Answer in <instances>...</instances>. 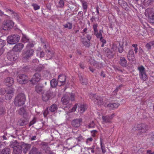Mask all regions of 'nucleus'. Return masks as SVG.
I'll list each match as a JSON object with an SVG mask.
<instances>
[{
  "label": "nucleus",
  "mask_w": 154,
  "mask_h": 154,
  "mask_svg": "<svg viewBox=\"0 0 154 154\" xmlns=\"http://www.w3.org/2000/svg\"><path fill=\"white\" fill-rule=\"evenodd\" d=\"M51 86L53 88L55 87L57 85H60L59 82H57L55 79H52L50 82Z\"/></svg>",
  "instance_id": "36"
},
{
  "label": "nucleus",
  "mask_w": 154,
  "mask_h": 154,
  "mask_svg": "<svg viewBox=\"0 0 154 154\" xmlns=\"http://www.w3.org/2000/svg\"><path fill=\"white\" fill-rule=\"evenodd\" d=\"M127 57L128 60H129L134 59V54L133 50L131 49L129 51L127 55Z\"/></svg>",
  "instance_id": "27"
},
{
  "label": "nucleus",
  "mask_w": 154,
  "mask_h": 154,
  "mask_svg": "<svg viewBox=\"0 0 154 154\" xmlns=\"http://www.w3.org/2000/svg\"><path fill=\"white\" fill-rule=\"evenodd\" d=\"M137 135L140 136L146 133L148 129V126L143 123L138 124L137 125Z\"/></svg>",
  "instance_id": "5"
},
{
  "label": "nucleus",
  "mask_w": 154,
  "mask_h": 154,
  "mask_svg": "<svg viewBox=\"0 0 154 154\" xmlns=\"http://www.w3.org/2000/svg\"><path fill=\"white\" fill-rule=\"evenodd\" d=\"M100 145L102 152H103V153H104L106 152V150L105 149V146H104L103 145L102 143V142H100Z\"/></svg>",
  "instance_id": "53"
},
{
  "label": "nucleus",
  "mask_w": 154,
  "mask_h": 154,
  "mask_svg": "<svg viewBox=\"0 0 154 154\" xmlns=\"http://www.w3.org/2000/svg\"><path fill=\"white\" fill-rule=\"evenodd\" d=\"M13 95V94H10L6 93L5 95V98L7 100H9L12 98Z\"/></svg>",
  "instance_id": "51"
},
{
  "label": "nucleus",
  "mask_w": 154,
  "mask_h": 154,
  "mask_svg": "<svg viewBox=\"0 0 154 154\" xmlns=\"http://www.w3.org/2000/svg\"><path fill=\"white\" fill-rule=\"evenodd\" d=\"M82 3L83 9L85 11V12H86L88 8L87 3L86 2L84 1H82Z\"/></svg>",
  "instance_id": "42"
},
{
  "label": "nucleus",
  "mask_w": 154,
  "mask_h": 154,
  "mask_svg": "<svg viewBox=\"0 0 154 154\" xmlns=\"http://www.w3.org/2000/svg\"><path fill=\"white\" fill-rule=\"evenodd\" d=\"M3 24L4 27L5 28L4 29L6 30L12 28L14 26V23L11 20H7L4 21Z\"/></svg>",
  "instance_id": "11"
},
{
  "label": "nucleus",
  "mask_w": 154,
  "mask_h": 154,
  "mask_svg": "<svg viewBox=\"0 0 154 154\" xmlns=\"http://www.w3.org/2000/svg\"><path fill=\"white\" fill-rule=\"evenodd\" d=\"M139 73V75L140 78L143 81H145L147 79V76L146 73L145 69L143 66H141L138 67Z\"/></svg>",
  "instance_id": "8"
},
{
  "label": "nucleus",
  "mask_w": 154,
  "mask_h": 154,
  "mask_svg": "<svg viewBox=\"0 0 154 154\" xmlns=\"http://www.w3.org/2000/svg\"><path fill=\"white\" fill-rule=\"evenodd\" d=\"M81 42L84 46L87 47H89L90 45V41H86L85 37L82 38H81Z\"/></svg>",
  "instance_id": "25"
},
{
  "label": "nucleus",
  "mask_w": 154,
  "mask_h": 154,
  "mask_svg": "<svg viewBox=\"0 0 154 154\" xmlns=\"http://www.w3.org/2000/svg\"><path fill=\"white\" fill-rule=\"evenodd\" d=\"M114 116V114H112L110 116H102V119L103 120V123H111V120Z\"/></svg>",
  "instance_id": "17"
},
{
  "label": "nucleus",
  "mask_w": 154,
  "mask_h": 154,
  "mask_svg": "<svg viewBox=\"0 0 154 154\" xmlns=\"http://www.w3.org/2000/svg\"><path fill=\"white\" fill-rule=\"evenodd\" d=\"M26 100L25 95L23 93H20L15 98L14 103L16 106H21L24 104Z\"/></svg>",
  "instance_id": "4"
},
{
  "label": "nucleus",
  "mask_w": 154,
  "mask_h": 154,
  "mask_svg": "<svg viewBox=\"0 0 154 154\" xmlns=\"http://www.w3.org/2000/svg\"><path fill=\"white\" fill-rule=\"evenodd\" d=\"M21 145L18 142L17 140H14L10 142V146L11 147L13 148L14 149L15 147L17 146L18 145Z\"/></svg>",
  "instance_id": "31"
},
{
  "label": "nucleus",
  "mask_w": 154,
  "mask_h": 154,
  "mask_svg": "<svg viewBox=\"0 0 154 154\" xmlns=\"http://www.w3.org/2000/svg\"><path fill=\"white\" fill-rule=\"evenodd\" d=\"M41 78L40 74L38 73H35L33 76L30 80L33 84H35L38 82Z\"/></svg>",
  "instance_id": "14"
},
{
  "label": "nucleus",
  "mask_w": 154,
  "mask_h": 154,
  "mask_svg": "<svg viewBox=\"0 0 154 154\" xmlns=\"http://www.w3.org/2000/svg\"><path fill=\"white\" fill-rule=\"evenodd\" d=\"M43 87L38 85L35 86V91L38 93H42L43 91Z\"/></svg>",
  "instance_id": "33"
},
{
  "label": "nucleus",
  "mask_w": 154,
  "mask_h": 154,
  "mask_svg": "<svg viewBox=\"0 0 154 154\" xmlns=\"http://www.w3.org/2000/svg\"><path fill=\"white\" fill-rule=\"evenodd\" d=\"M28 123V122L26 120L20 119L18 122V125L20 126H23L26 125Z\"/></svg>",
  "instance_id": "30"
},
{
  "label": "nucleus",
  "mask_w": 154,
  "mask_h": 154,
  "mask_svg": "<svg viewBox=\"0 0 154 154\" xmlns=\"http://www.w3.org/2000/svg\"><path fill=\"white\" fill-rule=\"evenodd\" d=\"M119 105V104L117 103H110L108 104L106 103V106L105 107L109 109L113 110L117 108Z\"/></svg>",
  "instance_id": "19"
},
{
  "label": "nucleus",
  "mask_w": 154,
  "mask_h": 154,
  "mask_svg": "<svg viewBox=\"0 0 154 154\" xmlns=\"http://www.w3.org/2000/svg\"><path fill=\"white\" fill-rule=\"evenodd\" d=\"M34 46V44L32 43H29L27 45L25 49L23 50V60H27L33 55L34 50L32 48Z\"/></svg>",
  "instance_id": "1"
},
{
  "label": "nucleus",
  "mask_w": 154,
  "mask_h": 154,
  "mask_svg": "<svg viewBox=\"0 0 154 154\" xmlns=\"http://www.w3.org/2000/svg\"><path fill=\"white\" fill-rule=\"evenodd\" d=\"M79 79L82 85H86L87 84V79L86 78H83L81 75H79Z\"/></svg>",
  "instance_id": "34"
},
{
  "label": "nucleus",
  "mask_w": 154,
  "mask_h": 154,
  "mask_svg": "<svg viewBox=\"0 0 154 154\" xmlns=\"http://www.w3.org/2000/svg\"><path fill=\"white\" fill-rule=\"evenodd\" d=\"M42 148L44 149L48 147V143L45 142H43L42 143Z\"/></svg>",
  "instance_id": "54"
},
{
  "label": "nucleus",
  "mask_w": 154,
  "mask_h": 154,
  "mask_svg": "<svg viewBox=\"0 0 154 154\" xmlns=\"http://www.w3.org/2000/svg\"><path fill=\"white\" fill-rule=\"evenodd\" d=\"M153 45H154V41L150 42L147 43L146 47L148 50H149L151 49V47Z\"/></svg>",
  "instance_id": "39"
},
{
  "label": "nucleus",
  "mask_w": 154,
  "mask_h": 154,
  "mask_svg": "<svg viewBox=\"0 0 154 154\" xmlns=\"http://www.w3.org/2000/svg\"><path fill=\"white\" fill-rule=\"evenodd\" d=\"M97 131L96 130H94L92 131H91L92 136L93 137H95L96 135V134L97 132Z\"/></svg>",
  "instance_id": "57"
},
{
  "label": "nucleus",
  "mask_w": 154,
  "mask_h": 154,
  "mask_svg": "<svg viewBox=\"0 0 154 154\" xmlns=\"http://www.w3.org/2000/svg\"><path fill=\"white\" fill-rule=\"evenodd\" d=\"M22 151V148L21 145H18V146L15 147L13 149V152L15 154H21Z\"/></svg>",
  "instance_id": "24"
},
{
  "label": "nucleus",
  "mask_w": 154,
  "mask_h": 154,
  "mask_svg": "<svg viewBox=\"0 0 154 154\" xmlns=\"http://www.w3.org/2000/svg\"><path fill=\"white\" fill-rule=\"evenodd\" d=\"M17 112L19 115L23 116H24L26 113L25 109L23 107L20 108Z\"/></svg>",
  "instance_id": "35"
},
{
  "label": "nucleus",
  "mask_w": 154,
  "mask_h": 154,
  "mask_svg": "<svg viewBox=\"0 0 154 154\" xmlns=\"http://www.w3.org/2000/svg\"><path fill=\"white\" fill-rule=\"evenodd\" d=\"M36 122V119L35 118H34L33 120L31 121L29 124V126H31L34 124Z\"/></svg>",
  "instance_id": "59"
},
{
  "label": "nucleus",
  "mask_w": 154,
  "mask_h": 154,
  "mask_svg": "<svg viewBox=\"0 0 154 154\" xmlns=\"http://www.w3.org/2000/svg\"><path fill=\"white\" fill-rule=\"evenodd\" d=\"M56 94L54 92H53L49 91L43 94L42 96V100L45 102L48 101V100L54 98L56 96Z\"/></svg>",
  "instance_id": "7"
},
{
  "label": "nucleus",
  "mask_w": 154,
  "mask_h": 154,
  "mask_svg": "<svg viewBox=\"0 0 154 154\" xmlns=\"http://www.w3.org/2000/svg\"><path fill=\"white\" fill-rule=\"evenodd\" d=\"M148 15L149 20L150 22L154 23V10L152 8H148L146 11Z\"/></svg>",
  "instance_id": "10"
},
{
  "label": "nucleus",
  "mask_w": 154,
  "mask_h": 154,
  "mask_svg": "<svg viewBox=\"0 0 154 154\" xmlns=\"http://www.w3.org/2000/svg\"><path fill=\"white\" fill-rule=\"evenodd\" d=\"M5 93V89H0V93L1 94H4Z\"/></svg>",
  "instance_id": "64"
},
{
  "label": "nucleus",
  "mask_w": 154,
  "mask_h": 154,
  "mask_svg": "<svg viewBox=\"0 0 154 154\" xmlns=\"http://www.w3.org/2000/svg\"><path fill=\"white\" fill-rule=\"evenodd\" d=\"M20 39V37L17 34H14L8 36L7 41L10 44H14L17 42Z\"/></svg>",
  "instance_id": "6"
},
{
  "label": "nucleus",
  "mask_w": 154,
  "mask_h": 154,
  "mask_svg": "<svg viewBox=\"0 0 154 154\" xmlns=\"http://www.w3.org/2000/svg\"><path fill=\"white\" fill-rule=\"evenodd\" d=\"M82 121V119L81 118L76 119L72 121V125L75 127H78L80 126V123Z\"/></svg>",
  "instance_id": "18"
},
{
  "label": "nucleus",
  "mask_w": 154,
  "mask_h": 154,
  "mask_svg": "<svg viewBox=\"0 0 154 154\" xmlns=\"http://www.w3.org/2000/svg\"><path fill=\"white\" fill-rule=\"evenodd\" d=\"M77 106V105H76V104L71 109L70 112H74L75 111L76 109Z\"/></svg>",
  "instance_id": "60"
},
{
  "label": "nucleus",
  "mask_w": 154,
  "mask_h": 154,
  "mask_svg": "<svg viewBox=\"0 0 154 154\" xmlns=\"http://www.w3.org/2000/svg\"><path fill=\"white\" fill-rule=\"evenodd\" d=\"M5 113V109L4 107L3 106L0 104V116L4 115Z\"/></svg>",
  "instance_id": "37"
},
{
  "label": "nucleus",
  "mask_w": 154,
  "mask_h": 154,
  "mask_svg": "<svg viewBox=\"0 0 154 154\" xmlns=\"http://www.w3.org/2000/svg\"><path fill=\"white\" fill-rule=\"evenodd\" d=\"M104 54L109 58H112L113 57L114 54L107 48H105L103 50Z\"/></svg>",
  "instance_id": "12"
},
{
  "label": "nucleus",
  "mask_w": 154,
  "mask_h": 154,
  "mask_svg": "<svg viewBox=\"0 0 154 154\" xmlns=\"http://www.w3.org/2000/svg\"><path fill=\"white\" fill-rule=\"evenodd\" d=\"M44 67L43 65L39 64L35 68V70L36 71L40 72L43 69Z\"/></svg>",
  "instance_id": "43"
},
{
  "label": "nucleus",
  "mask_w": 154,
  "mask_h": 154,
  "mask_svg": "<svg viewBox=\"0 0 154 154\" xmlns=\"http://www.w3.org/2000/svg\"><path fill=\"white\" fill-rule=\"evenodd\" d=\"M6 12L8 13L9 14L14 15L16 14V13L12 10L9 9H5Z\"/></svg>",
  "instance_id": "46"
},
{
  "label": "nucleus",
  "mask_w": 154,
  "mask_h": 154,
  "mask_svg": "<svg viewBox=\"0 0 154 154\" xmlns=\"http://www.w3.org/2000/svg\"><path fill=\"white\" fill-rule=\"evenodd\" d=\"M76 140L78 142L76 144V145H78L79 143L82 141L84 140V138L83 136L80 134H79L78 137H75V138Z\"/></svg>",
  "instance_id": "41"
},
{
  "label": "nucleus",
  "mask_w": 154,
  "mask_h": 154,
  "mask_svg": "<svg viewBox=\"0 0 154 154\" xmlns=\"http://www.w3.org/2000/svg\"><path fill=\"white\" fill-rule=\"evenodd\" d=\"M92 99L94 103L97 105L99 106L103 105L104 106H106V103H107L108 101L107 99L104 98L97 94L93 95Z\"/></svg>",
  "instance_id": "3"
},
{
  "label": "nucleus",
  "mask_w": 154,
  "mask_h": 154,
  "mask_svg": "<svg viewBox=\"0 0 154 154\" xmlns=\"http://www.w3.org/2000/svg\"><path fill=\"white\" fill-rule=\"evenodd\" d=\"M37 54L38 55L39 54V56H40V57H43L44 55V53L42 51L40 52L39 53H38Z\"/></svg>",
  "instance_id": "62"
},
{
  "label": "nucleus",
  "mask_w": 154,
  "mask_h": 154,
  "mask_svg": "<svg viewBox=\"0 0 154 154\" xmlns=\"http://www.w3.org/2000/svg\"><path fill=\"white\" fill-rule=\"evenodd\" d=\"M5 85L9 87L12 85L14 83V80L12 78H7L5 81Z\"/></svg>",
  "instance_id": "20"
},
{
  "label": "nucleus",
  "mask_w": 154,
  "mask_h": 154,
  "mask_svg": "<svg viewBox=\"0 0 154 154\" xmlns=\"http://www.w3.org/2000/svg\"><path fill=\"white\" fill-rule=\"evenodd\" d=\"M70 98L71 101L74 100V94L72 93H68L64 95L62 98V101L64 105H66L64 107L65 110H67L70 107V104H68L70 100Z\"/></svg>",
  "instance_id": "2"
},
{
  "label": "nucleus",
  "mask_w": 154,
  "mask_h": 154,
  "mask_svg": "<svg viewBox=\"0 0 154 154\" xmlns=\"http://www.w3.org/2000/svg\"><path fill=\"white\" fill-rule=\"evenodd\" d=\"M5 41L0 39V56L3 53L4 49L3 47L5 45Z\"/></svg>",
  "instance_id": "26"
},
{
  "label": "nucleus",
  "mask_w": 154,
  "mask_h": 154,
  "mask_svg": "<svg viewBox=\"0 0 154 154\" xmlns=\"http://www.w3.org/2000/svg\"><path fill=\"white\" fill-rule=\"evenodd\" d=\"M86 38L88 41H90L91 38V36L90 34H88L86 35Z\"/></svg>",
  "instance_id": "63"
},
{
  "label": "nucleus",
  "mask_w": 154,
  "mask_h": 154,
  "mask_svg": "<svg viewBox=\"0 0 154 154\" xmlns=\"http://www.w3.org/2000/svg\"><path fill=\"white\" fill-rule=\"evenodd\" d=\"M23 42L24 43H26L29 41V39H28L26 37L23 36L22 38Z\"/></svg>",
  "instance_id": "56"
},
{
  "label": "nucleus",
  "mask_w": 154,
  "mask_h": 154,
  "mask_svg": "<svg viewBox=\"0 0 154 154\" xmlns=\"http://www.w3.org/2000/svg\"><path fill=\"white\" fill-rule=\"evenodd\" d=\"M103 31L102 30H100L99 31V32H97L95 33H94V34L96 36L97 38H102V32Z\"/></svg>",
  "instance_id": "40"
},
{
  "label": "nucleus",
  "mask_w": 154,
  "mask_h": 154,
  "mask_svg": "<svg viewBox=\"0 0 154 154\" xmlns=\"http://www.w3.org/2000/svg\"><path fill=\"white\" fill-rule=\"evenodd\" d=\"M87 108V107L86 105H81L79 107V111L81 113H83L85 111Z\"/></svg>",
  "instance_id": "29"
},
{
  "label": "nucleus",
  "mask_w": 154,
  "mask_h": 154,
  "mask_svg": "<svg viewBox=\"0 0 154 154\" xmlns=\"http://www.w3.org/2000/svg\"><path fill=\"white\" fill-rule=\"evenodd\" d=\"M119 4L125 10L128 9V4L124 0H118Z\"/></svg>",
  "instance_id": "23"
},
{
  "label": "nucleus",
  "mask_w": 154,
  "mask_h": 154,
  "mask_svg": "<svg viewBox=\"0 0 154 154\" xmlns=\"http://www.w3.org/2000/svg\"><path fill=\"white\" fill-rule=\"evenodd\" d=\"M17 57L14 51L13 50L9 52L7 54V57L8 59L11 61L16 60Z\"/></svg>",
  "instance_id": "13"
},
{
  "label": "nucleus",
  "mask_w": 154,
  "mask_h": 154,
  "mask_svg": "<svg viewBox=\"0 0 154 154\" xmlns=\"http://www.w3.org/2000/svg\"><path fill=\"white\" fill-rule=\"evenodd\" d=\"M46 51L47 53L46 60H50L54 57V52L50 51L49 50H47Z\"/></svg>",
  "instance_id": "28"
},
{
  "label": "nucleus",
  "mask_w": 154,
  "mask_h": 154,
  "mask_svg": "<svg viewBox=\"0 0 154 154\" xmlns=\"http://www.w3.org/2000/svg\"><path fill=\"white\" fill-rule=\"evenodd\" d=\"M119 63L121 66L123 67H125L127 65V61L124 57H120V58Z\"/></svg>",
  "instance_id": "21"
},
{
  "label": "nucleus",
  "mask_w": 154,
  "mask_h": 154,
  "mask_svg": "<svg viewBox=\"0 0 154 154\" xmlns=\"http://www.w3.org/2000/svg\"><path fill=\"white\" fill-rule=\"evenodd\" d=\"M64 2L63 0H60L59 2V7L62 8L64 6Z\"/></svg>",
  "instance_id": "49"
},
{
  "label": "nucleus",
  "mask_w": 154,
  "mask_h": 154,
  "mask_svg": "<svg viewBox=\"0 0 154 154\" xmlns=\"http://www.w3.org/2000/svg\"><path fill=\"white\" fill-rule=\"evenodd\" d=\"M21 146L24 153H26L27 151H28L30 148L31 145L30 144H23L22 145L21 144Z\"/></svg>",
  "instance_id": "22"
},
{
  "label": "nucleus",
  "mask_w": 154,
  "mask_h": 154,
  "mask_svg": "<svg viewBox=\"0 0 154 154\" xmlns=\"http://www.w3.org/2000/svg\"><path fill=\"white\" fill-rule=\"evenodd\" d=\"M153 2V0H144V2L147 5H149Z\"/></svg>",
  "instance_id": "50"
},
{
  "label": "nucleus",
  "mask_w": 154,
  "mask_h": 154,
  "mask_svg": "<svg viewBox=\"0 0 154 154\" xmlns=\"http://www.w3.org/2000/svg\"><path fill=\"white\" fill-rule=\"evenodd\" d=\"M14 91L11 89H10L8 90L7 92V94H12L13 95Z\"/></svg>",
  "instance_id": "61"
},
{
  "label": "nucleus",
  "mask_w": 154,
  "mask_h": 154,
  "mask_svg": "<svg viewBox=\"0 0 154 154\" xmlns=\"http://www.w3.org/2000/svg\"><path fill=\"white\" fill-rule=\"evenodd\" d=\"M10 149L8 148H5L3 149L0 152V154H10Z\"/></svg>",
  "instance_id": "32"
},
{
  "label": "nucleus",
  "mask_w": 154,
  "mask_h": 154,
  "mask_svg": "<svg viewBox=\"0 0 154 154\" xmlns=\"http://www.w3.org/2000/svg\"><path fill=\"white\" fill-rule=\"evenodd\" d=\"M44 150H45L46 153L48 154H52V152L51 150L49 147L48 146Z\"/></svg>",
  "instance_id": "47"
},
{
  "label": "nucleus",
  "mask_w": 154,
  "mask_h": 154,
  "mask_svg": "<svg viewBox=\"0 0 154 154\" xmlns=\"http://www.w3.org/2000/svg\"><path fill=\"white\" fill-rule=\"evenodd\" d=\"M34 9L35 10H37L40 8V6L36 4H33L32 5Z\"/></svg>",
  "instance_id": "55"
},
{
  "label": "nucleus",
  "mask_w": 154,
  "mask_h": 154,
  "mask_svg": "<svg viewBox=\"0 0 154 154\" xmlns=\"http://www.w3.org/2000/svg\"><path fill=\"white\" fill-rule=\"evenodd\" d=\"M66 76L63 75H59L58 79V81L59 84L60 83L59 86L64 85L65 84L66 82Z\"/></svg>",
  "instance_id": "15"
},
{
  "label": "nucleus",
  "mask_w": 154,
  "mask_h": 154,
  "mask_svg": "<svg viewBox=\"0 0 154 154\" xmlns=\"http://www.w3.org/2000/svg\"><path fill=\"white\" fill-rule=\"evenodd\" d=\"M98 25L97 23L94 24L93 25V28L94 31V33L97 32H98V29H97V27Z\"/></svg>",
  "instance_id": "48"
},
{
  "label": "nucleus",
  "mask_w": 154,
  "mask_h": 154,
  "mask_svg": "<svg viewBox=\"0 0 154 154\" xmlns=\"http://www.w3.org/2000/svg\"><path fill=\"white\" fill-rule=\"evenodd\" d=\"M49 112L48 109H45L44 112L43 114L45 117H46Z\"/></svg>",
  "instance_id": "58"
},
{
  "label": "nucleus",
  "mask_w": 154,
  "mask_h": 154,
  "mask_svg": "<svg viewBox=\"0 0 154 154\" xmlns=\"http://www.w3.org/2000/svg\"><path fill=\"white\" fill-rule=\"evenodd\" d=\"M63 26L65 28H68L69 29H71L72 28V24L69 22H68L67 23L64 25Z\"/></svg>",
  "instance_id": "44"
},
{
  "label": "nucleus",
  "mask_w": 154,
  "mask_h": 154,
  "mask_svg": "<svg viewBox=\"0 0 154 154\" xmlns=\"http://www.w3.org/2000/svg\"><path fill=\"white\" fill-rule=\"evenodd\" d=\"M37 149L35 147H33L30 152V154H36V152H38Z\"/></svg>",
  "instance_id": "45"
},
{
  "label": "nucleus",
  "mask_w": 154,
  "mask_h": 154,
  "mask_svg": "<svg viewBox=\"0 0 154 154\" xmlns=\"http://www.w3.org/2000/svg\"><path fill=\"white\" fill-rule=\"evenodd\" d=\"M95 124L94 123L93 121H92L88 125V127L89 128H93L95 126Z\"/></svg>",
  "instance_id": "52"
},
{
  "label": "nucleus",
  "mask_w": 154,
  "mask_h": 154,
  "mask_svg": "<svg viewBox=\"0 0 154 154\" xmlns=\"http://www.w3.org/2000/svg\"><path fill=\"white\" fill-rule=\"evenodd\" d=\"M17 81L20 84L26 83L28 82V77L24 74H20L17 77Z\"/></svg>",
  "instance_id": "9"
},
{
  "label": "nucleus",
  "mask_w": 154,
  "mask_h": 154,
  "mask_svg": "<svg viewBox=\"0 0 154 154\" xmlns=\"http://www.w3.org/2000/svg\"><path fill=\"white\" fill-rule=\"evenodd\" d=\"M24 47V45L21 43H18L16 44L13 47V50L14 51L20 52Z\"/></svg>",
  "instance_id": "16"
},
{
  "label": "nucleus",
  "mask_w": 154,
  "mask_h": 154,
  "mask_svg": "<svg viewBox=\"0 0 154 154\" xmlns=\"http://www.w3.org/2000/svg\"><path fill=\"white\" fill-rule=\"evenodd\" d=\"M57 106L56 105L53 104L49 108V110L51 112H54L57 111Z\"/></svg>",
  "instance_id": "38"
}]
</instances>
